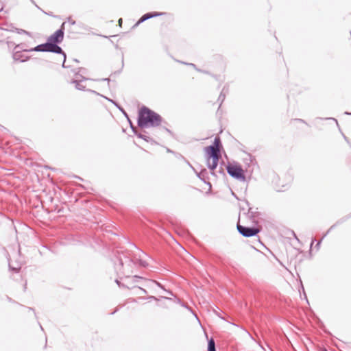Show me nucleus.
<instances>
[{
  "label": "nucleus",
  "mask_w": 351,
  "mask_h": 351,
  "mask_svg": "<svg viewBox=\"0 0 351 351\" xmlns=\"http://www.w3.org/2000/svg\"><path fill=\"white\" fill-rule=\"evenodd\" d=\"M162 123L160 115L143 106L139 111L138 125L140 128L157 127Z\"/></svg>",
  "instance_id": "obj_1"
},
{
  "label": "nucleus",
  "mask_w": 351,
  "mask_h": 351,
  "mask_svg": "<svg viewBox=\"0 0 351 351\" xmlns=\"http://www.w3.org/2000/svg\"><path fill=\"white\" fill-rule=\"evenodd\" d=\"M17 48H20V49H23V51H42V52H52V53H55L62 54L63 56L62 67L63 68H70L69 65L65 64L66 56V53L62 49V48L60 46H58V45H53V44L51 43L48 40H47V43L41 44V45H38V46H36L34 48L31 49H24L23 47V44L16 45V49H17Z\"/></svg>",
  "instance_id": "obj_2"
},
{
  "label": "nucleus",
  "mask_w": 351,
  "mask_h": 351,
  "mask_svg": "<svg viewBox=\"0 0 351 351\" xmlns=\"http://www.w3.org/2000/svg\"><path fill=\"white\" fill-rule=\"evenodd\" d=\"M66 22L62 23L60 28L58 29L56 32H55L53 34H51L48 40L53 44V45H58L59 43H61L64 38V29L65 26Z\"/></svg>",
  "instance_id": "obj_3"
},
{
  "label": "nucleus",
  "mask_w": 351,
  "mask_h": 351,
  "mask_svg": "<svg viewBox=\"0 0 351 351\" xmlns=\"http://www.w3.org/2000/svg\"><path fill=\"white\" fill-rule=\"evenodd\" d=\"M227 171L232 177L244 181L245 177L243 173V170L239 166L237 165H228L227 167Z\"/></svg>",
  "instance_id": "obj_4"
},
{
  "label": "nucleus",
  "mask_w": 351,
  "mask_h": 351,
  "mask_svg": "<svg viewBox=\"0 0 351 351\" xmlns=\"http://www.w3.org/2000/svg\"><path fill=\"white\" fill-rule=\"evenodd\" d=\"M206 154L207 165L210 170H214L218 165L220 154L214 153L213 150L212 152H206Z\"/></svg>",
  "instance_id": "obj_5"
},
{
  "label": "nucleus",
  "mask_w": 351,
  "mask_h": 351,
  "mask_svg": "<svg viewBox=\"0 0 351 351\" xmlns=\"http://www.w3.org/2000/svg\"><path fill=\"white\" fill-rule=\"evenodd\" d=\"M239 232L245 237L255 236L259 232V230L254 227H245L240 224L237 225Z\"/></svg>",
  "instance_id": "obj_6"
},
{
  "label": "nucleus",
  "mask_w": 351,
  "mask_h": 351,
  "mask_svg": "<svg viewBox=\"0 0 351 351\" xmlns=\"http://www.w3.org/2000/svg\"><path fill=\"white\" fill-rule=\"evenodd\" d=\"M221 146V140L219 136H216L214 140L213 145L205 147L206 152H212L220 154V147Z\"/></svg>",
  "instance_id": "obj_7"
},
{
  "label": "nucleus",
  "mask_w": 351,
  "mask_h": 351,
  "mask_svg": "<svg viewBox=\"0 0 351 351\" xmlns=\"http://www.w3.org/2000/svg\"><path fill=\"white\" fill-rule=\"evenodd\" d=\"M165 12H148L145 14L141 16V18L138 20V21L136 23V25H139L140 23L145 21L146 20H148L149 19H152L153 17H156L158 16H161L165 14Z\"/></svg>",
  "instance_id": "obj_8"
},
{
  "label": "nucleus",
  "mask_w": 351,
  "mask_h": 351,
  "mask_svg": "<svg viewBox=\"0 0 351 351\" xmlns=\"http://www.w3.org/2000/svg\"><path fill=\"white\" fill-rule=\"evenodd\" d=\"M88 80L89 79L85 77H82L81 80L74 79L72 80L71 82L75 84V87L76 89L80 90H84L86 86L82 84V82Z\"/></svg>",
  "instance_id": "obj_9"
},
{
  "label": "nucleus",
  "mask_w": 351,
  "mask_h": 351,
  "mask_svg": "<svg viewBox=\"0 0 351 351\" xmlns=\"http://www.w3.org/2000/svg\"><path fill=\"white\" fill-rule=\"evenodd\" d=\"M15 50H16L14 54H13V58L16 61H20V62H25L27 60V58H24L23 55L21 54L20 50H22L20 48H15Z\"/></svg>",
  "instance_id": "obj_10"
},
{
  "label": "nucleus",
  "mask_w": 351,
  "mask_h": 351,
  "mask_svg": "<svg viewBox=\"0 0 351 351\" xmlns=\"http://www.w3.org/2000/svg\"><path fill=\"white\" fill-rule=\"evenodd\" d=\"M9 267L10 269L15 272H18L21 267V264L18 262L14 263L12 261H11L9 262Z\"/></svg>",
  "instance_id": "obj_11"
},
{
  "label": "nucleus",
  "mask_w": 351,
  "mask_h": 351,
  "mask_svg": "<svg viewBox=\"0 0 351 351\" xmlns=\"http://www.w3.org/2000/svg\"><path fill=\"white\" fill-rule=\"evenodd\" d=\"M72 71L75 74L76 76H81L83 77L82 74H86V69L84 68H77V69H73Z\"/></svg>",
  "instance_id": "obj_12"
},
{
  "label": "nucleus",
  "mask_w": 351,
  "mask_h": 351,
  "mask_svg": "<svg viewBox=\"0 0 351 351\" xmlns=\"http://www.w3.org/2000/svg\"><path fill=\"white\" fill-rule=\"evenodd\" d=\"M208 351H216L215 343L213 339H210L208 343Z\"/></svg>",
  "instance_id": "obj_13"
},
{
  "label": "nucleus",
  "mask_w": 351,
  "mask_h": 351,
  "mask_svg": "<svg viewBox=\"0 0 351 351\" xmlns=\"http://www.w3.org/2000/svg\"><path fill=\"white\" fill-rule=\"evenodd\" d=\"M101 96L103 97V95H101ZM104 98H106V99H108V101H110V102H112V104H114L116 106H117V107L120 109V110H121V111H122V112H123V113L125 115H127V114H126V112L124 111V110H123V108H121V107H119V106L117 104V103H116L115 101H114L113 100H112V99H110L107 98L106 97H104Z\"/></svg>",
  "instance_id": "obj_14"
},
{
  "label": "nucleus",
  "mask_w": 351,
  "mask_h": 351,
  "mask_svg": "<svg viewBox=\"0 0 351 351\" xmlns=\"http://www.w3.org/2000/svg\"><path fill=\"white\" fill-rule=\"evenodd\" d=\"M139 138H142V139H144L145 141L149 142V140H150V138L145 134H136Z\"/></svg>",
  "instance_id": "obj_15"
},
{
  "label": "nucleus",
  "mask_w": 351,
  "mask_h": 351,
  "mask_svg": "<svg viewBox=\"0 0 351 351\" xmlns=\"http://www.w3.org/2000/svg\"><path fill=\"white\" fill-rule=\"evenodd\" d=\"M16 32L19 34H27V35H29L30 36V33L27 32L26 30H24V29H16Z\"/></svg>",
  "instance_id": "obj_16"
},
{
  "label": "nucleus",
  "mask_w": 351,
  "mask_h": 351,
  "mask_svg": "<svg viewBox=\"0 0 351 351\" xmlns=\"http://www.w3.org/2000/svg\"><path fill=\"white\" fill-rule=\"evenodd\" d=\"M67 21L71 24V25H75V21L74 20H73L71 17H68L67 19Z\"/></svg>",
  "instance_id": "obj_17"
},
{
  "label": "nucleus",
  "mask_w": 351,
  "mask_h": 351,
  "mask_svg": "<svg viewBox=\"0 0 351 351\" xmlns=\"http://www.w3.org/2000/svg\"><path fill=\"white\" fill-rule=\"evenodd\" d=\"M140 265L146 267L147 265V263L145 261H140Z\"/></svg>",
  "instance_id": "obj_18"
},
{
  "label": "nucleus",
  "mask_w": 351,
  "mask_h": 351,
  "mask_svg": "<svg viewBox=\"0 0 351 351\" xmlns=\"http://www.w3.org/2000/svg\"><path fill=\"white\" fill-rule=\"evenodd\" d=\"M154 282H155L159 287L163 289V287L161 285L160 283L156 282V281H154Z\"/></svg>",
  "instance_id": "obj_19"
},
{
  "label": "nucleus",
  "mask_w": 351,
  "mask_h": 351,
  "mask_svg": "<svg viewBox=\"0 0 351 351\" xmlns=\"http://www.w3.org/2000/svg\"><path fill=\"white\" fill-rule=\"evenodd\" d=\"M101 81H107L108 84H109L110 81L109 78H104V79H101Z\"/></svg>",
  "instance_id": "obj_20"
},
{
  "label": "nucleus",
  "mask_w": 351,
  "mask_h": 351,
  "mask_svg": "<svg viewBox=\"0 0 351 351\" xmlns=\"http://www.w3.org/2000/svg\"><path fill=\"white\" fill-rule=\"evenodd\" d=\"M118 22H119V26H120V27H121L122 22H123L122 19H121H121H119Z\"/></svg>",
  "instance_id": "obj_21"
},
{
  "label": "nucleus",
  "mask_w": 351,
  "mask_h": 351,
  "mask_svg": "<svg viewBox=\"0 0 351 351\" xmlns=\"http://www.w3.org/2000/svg\"><path fill=\"white\" fill-rule=\"evenodd\" d=\"M3 11V5L1 3L0 4V12Z\"/></svg>",
  "instance_id": "obj_22"
},
{
  "label": "nucleus",
  "mask_w": 351,
  "mask_h": 351,
  "mask_svg": "<svg viewBox=\"0 0 351 351\" xmlns=\"http://www.w3.org/2000/svg\"><path fill=\"white\" fill-rule=\"evenodd\" d=\"M221 97H223L222 99H224V95H222V93H221V95H219V99H221Z\"/></svg>",
  "instance_id": "obj_23"
},
{
  "label": "nucleus",
  "mask_w": 351,
  "mask_h": 351,
  "mask_svg": "<svg viewBox=\"0 0 351 351\" xmlns=\"http://www.w3.org/2000/svg\"><path fill=\"white\" fill-rule=\"evenodd\" d=\"M89 91H90V92H92V93H95V94L99 95V93H97L96 91H95V90H90Z\"/></svg>",
  "instance_id": "obj_24"
},
{
  "label": "nucleus",
  "mask_w": 351,
  "mask_h": 351,
  "mask_svg": "<svg viewBox=\"0 0 351 351\" xmlns=\"http://www.w3.org/2000/svg\"><path fill=\"white\" fill-rule=\"evenodd\" d=\"M345 114H348V115H351V112H346Z\"/></svg>",
  "instance_id": "obj_25"
},
{
  "label": "nucleus",
  "mask_w": 351,
  "mask_h": 351,
  "mask_svg": "<svg viewBox=\"0 0 351 351\" xmlns=\"http://www.w3.org/2000/svg\"><path fill=\"white\" fill-rule=\"evenodd\" d=\"M149 298L156 300V298L154 296H151L149 297Z\"/></svg>",
  "instance_id": "obj_26"
},
{
  "label": "nucleus",
  "mask_w": 351,
  "mask_h": 351,
  "mask_svg": "<svg viewBox=\"0 0 351 351\" xmlns=\"http://www.w3.org/2000/svg\"><path fill=\"white\" fill-rule=\"evenodd\" d=\"M116 282H117V285H120L119 282L118 280H116Z\"/></svg>",
  "instance_id": "obj_27"
},
{
  "label": "nucleus",
  "mask_w": 351,
  "mask_h": 351,
  "mask_svg": "<svg viewBox=\"0 0 351 351\" xmlns=\"http://www.w3.org/2000/svg\"><path fill=\"white\" fill-rule=\"evenodd\" d=\"M320 245V241L317 243V245Z\"/></svg>",
  "instance_id": "obj_28"
},
{
  "label": "nucleus",
  "mask_w": 351,
  "mask_h": 351,
  "mask_svg": "<svg viewBox=\"0 0 351 351\" xmlns=\"http://www.w3.org/2000/svg\"><path fill=\"white\" fill-rule=\"evenodd\" d=\"M190 65L195 66L194 64H190Z\"/></svg>",
  "instance_id": "obj_29"
}]
</instances>
